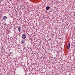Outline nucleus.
<instances>
[{
    "label": "nucleus",
    "instance_id": "f257e3e1",
    "mask_svg": "<svg viewBox=\"0 0 75 75\" xmlns=\"http://www.w3.org/2000/svg\"><path fill=\"white\" fill-rule=\"evenodd\" d=\"M22 37L23 39H25L26 38V35L25 34L22 35Z\"/></svg>",
    "mask_w": 75,
    "mask_h": 75
},
{
    "label": "nucleus",
    "instance_id": "f03ea898",
    "mask_svg": "<svg viewBox=\"0 0 75 75\" xmlns=\"http://www.w3.org/2000/svg\"><path fill=\"white\" fill-rule=\"evenodd\" d=\"M25 40H22L21 41V44L24 45V44H25Z\"/></svg>",
    "mask_w": 75,
    "mask_h": 75
},
{
    "label": "nucleus",
    "instance_id": "7ed1b4c3",
    "mask_svg": "<svg viewBox=\"0 0 75 75\" xmlns=\"http://www.w3.org/2000/svg\"><path fill=\"white\" fill-rule=\"evenodd\" d=\"M68 50H69V48H70V44L68 43L67 45Z\"/></svg>",
    "mask_w": 75,
    "mask_h": 75
},
{
    "label": "nucleus",
    "instance_id": "20e7f679",
    "mask_svg": "<svg viewBox=\"0 0 75 75\" xmlns=\"http://www.w3.org/2000/svg\"><path fill=\"white\" fill-rule=\"evenodd\" d=\"M46 8L47 10H49L50 8V6H47L46 7Z\"/></svg>",
    "mask_w": 75,
    "mask_h": 75
},
{
    "label": "nucleus",
    "instance_id": "39448f33",
    "mask_svg": "<svg viewBox=\"0 0 75 75\" xmlns=\"http://www.w3.org/2000/svg\"><path fill=\"white\" fill-rule=\"evenodd\" d=\"M7 17L6 16H4L3 17V20H6Z\"/></svg>",
    "mask_w": 75,
    "mask_h": 75
},
{
    "label": "nucleus",
    "instance_id": "423d86ee",
    "mask_svg": "<svg viewBox=\"0 0 75 75\" xmlns=\"http://www.w3.org/2000/svg\"><path fill=\"white\" fill-rule=\"evenodd\" d=\"M21 30V28H18V31H19V32H20V31Z\"/></svg>",
    "mask_w": 75,
    "mask_h": 75
}]
</instances>
